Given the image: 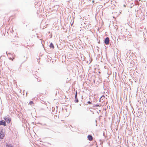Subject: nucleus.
Returning a JSON list of instances; mask_svg holds the SVG:
<instances>
[{"label":"nucleus","instance_id":"4468645a","mask_svg":"<svg viewBox=\"0 0 147 147\" xmlns=\"http://www.w3.org/2000/svg\"><path fill=\"white\" fill-rule=\"evenodd\" d=\"M88 104H91V102L90 101L88 102Z\"/></svg>","mask_w":147,"mask_h":147},{"label":"nucleus","instance_id":"f8f14e48","mask_svg":"<svg viewBox=\"0 0 147 147\" xmlns=\"http://www.w3.org/2000/svg\"><path fill=\"white\" fill-rule=\"evenodd\" d=\"M78 102V99H77V98H76V100H75V102Z\"/></svg>","mask_w":147,"mask_h":147},{"label":"nucleus","instance_id":"0eeeda50","mask_svg":"<svg viewBox=\"0 0 147 147\" xmlns=\"http://www.w3.org/2000/svg\"><path fill=\"white\" fill-rule=\"evenodd\" d=\"M50 47L51 48H52V49H54V46L53 44L52 43H51L50 44Z\"/></svg>","mask_w":147,"mask_h":147},{"label":"nucleus","instance_id":"20e7f679","mask_svg":"<svg viewBox=\"0 0 147 147\" xmlns=\"http://www.w3.org/2000/svg\"><path fill=\"white\" fill-rule=\"evenodd\" d=\"M109 42V38L108 37L106 38L105 40V43L106 45H108Z\"/></svg>","mask_w":147,"mask_h":147},{"label":"nucleus","instance_id":"f257e3e1","mask_svg":"<svg viewBox=\"0 0 147 147\" xmlns=\"http://www.w3.org/2000/svg\"><path fill=\"white\" fill-rule=\"evenodd\" d=\"M106 99L107 98H105V96L103 95L100 98L99 101L102 102H103L105 101Z\"/></svg>","mask_w":147,"mask_h":147},{"label":"nucleus","instance_id":"9b49d317","mask_svg":"<svg viewBox=\"0 0 147 147\" xmlns=\"http://www.w3.org/2000/svg\"><path fill=\"white\" fill-rule=\"evenodd\" d=\"M6 147H13L12 146H11V145H7L6 146Z\"/></svg>","mask_w":147,"mask_h":147},{"label":"nucleus","instance_id":"9d476101","mask_svg":"<svg viewBox=\"0 0 147 147\" xmlns=\"http://www.w3.org/2000/svg\"><path fill=\"white\" fill-rule=\"evenodd\" d=\"M77 91H76L75 95V99H76V98H77Z\"/></svg>","mask_w":147,"mask_h":147},{"label":"nucleus","instance_id":"6e6552de","mask_svg":"<svg viewBox=\"0 0 147 147\" xmlns=\"http://www.w3.org/2000/svg\"><path fill=\"white\" fill-rule=\"evenodd\" d=\"M34 104V103L32 101H30L29 102V104H30V105L33 104Z\"/></svg>","mask_w":147,"mask_h":147},{"label":"nucleus","instance_id":"1a4fd4ad","mask_svg":"<svg viewBox=\"0 0 147 147\" xmlns=\"http://www.w3.org/2000/svg\"><path fill=\"white\" fill-rule=\"evenodd\" d=\"M101 105H94V107H101Z\"/></svg>","mask_w":147,"mask_h":147},{"label":"nucleus","instance_id":"f03ea898","mask_svg":"<svg viewBox=\"0 0 147 147\" xmlns=\"http://www.w3.org/2000/svg\"><path fill=\"white\" fill-rule=\"evenodd\" d=\"M5 135V133L2 131H0V138L1 139H3Z\"/></svg>","mask_w":147,"mask_h":147},{"label":"nucleus","instance_id":"39448f33","mask_svg":"<svg viewBox=\"0 0 147 147\" xmlns=\"http://www.w3.org/2000/svg\"><path fill=\"white\" fill-rule=\"evenodd\" d=\"M3 125L4 126L6 125V123L3 120L0 121V125Z\"/></svg>","mask_w":147,"mask_h":147},{"label":"nucleus","instance_id":"2eb2a0df","mask_svg":"<svg viewBox=\"0 0 147 147\" xmlns=\"http://www.w3.org/2000/svg\"><path fill=\"white\" fill-rule=\"evenodd\" d=\"M92 2L93 3H94V0L92 1Z\"/></svg>","mask_w":147,"mask_h":147},{"label":"nucleus","instance_id":"423d86ee","mask_svg":"<svg viewBox=\"0 0 147 147\" xmlns=\"http://www.w3.org/2000/svg\"><path fill=\"white\" fill-rule=\"evenodd\" d=\"M88 140L90 141H91L93 140V137L91 135H88Z\"/></svg>","mask_w":147,"mask_h":147},{"label":"nucleus","instance_id":"7ed1b4c3","mask_svg":"<svg viewBox=\"0 0 147 147\" xmlns=\"http://www.w3.org/2000/svg\"><path fill=\"white\" fill-rule=\"evenodd\" d=\"M4 118L7 123H9L10 122L11 119L10 118L5 117Z\"/></svg>","mask_w":147,"mask_h":147},{"label":"nucleus","instance_id":"ddd939ff","mask_svg":"<svg viewBox=\"0 0 147 147\" xmlns=\"http://www.w3.org/2000/svg\"><path fill=\"white\" fill-rule=\"evenodd\" d=\"M14 59V57L13 58H9V59L11 60L12 61H13V59Z\"/></svg>","mask_w":147,"mask_h":147}]
</instances>
